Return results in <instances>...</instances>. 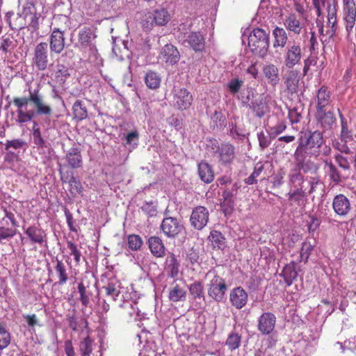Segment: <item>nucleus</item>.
Instances as JSON below:
<instances>
[{
	"label": "nucleus",
	"mask_w": 356,
	"mask_h": 356,
	"mask_svg": "<svg viewBox=\"0 0 356 356\" xmlns=\"http://www.w3.org/2000/svg\"><path fill=\"white\" fill-rule=\"evenodd\" d=\"M138 133L136 131H133L129 133L125 138H126V144L125 145L129 149H135L138 144Z\"/></svg>",
	"instance_id": "49"
},
{
	"label": "nucleus",
	"mask_w": 356,
	"mask_h": 356,
	"mask_svg": "<svg viewBox=\"0 0 356 356\" xmlns=\"http://www.w3.org/2000/svg\"><path fill=\"white\" fill-rule=\"evenodd\" d=\"M241 344V337L236 333L230 334L226 341V346L231 350H236Z\"/></svg>",
	"instance_id": "51"
},
{
	"label": "nucleus",
	"mask_w": 356,
	"mask_h": 356,
	"mask_svg": "<svg viewBox=\"0 0 356 356\" xmlns=\"http://www.w3.org/2000/svg\"><path fill=\"white\" fill-rule=\"evenodd\" d=\"M304 181L303 176L300 172V170L296 166L291 170L289 175V185L291 188H298L302 187Z\"/></svg>",
	"instance_id": "36"
},
{
	"label": "nucleus",
	"mask_w": 356,
	"mask_h": 356,
	"mask_svg": "<svg viewBox=\"0 0 356 356\" xmlns=\"http://www.w3.org/2000/svg\"><path fill=\"white\" fill-rule=\"evenodd\" d=\"M29 96L15 97L13 100L17 107V117L15 122L20 126L33 121L35 115L44 116L45 120L53 113V109L44 99L40 88L28 89Z\"/></svg>",
	"instance_id": "2"
},
{
	"label": "nucleus",
	"mask_w": 356,
	"mask_h": 356,
	"mask_svg": "<svg viewBox=\"0 0 356 356\" xmlns=\"http://www.w3.org/2000/svg\"><path fill=\"white\" fill-rule=\"evenodd\" d=\"M193 101L192 95L185 88H175L173 90V104L180 110L189 108Z\"/></svg>",
	"instance_id": "12"
},
{
	"label": "nucleus",
	"mask_w": 356,
	"mask_h": 356,
	"mask_svg": "<svg viewBox=\"0 0 356 356\" xmlns=\"http://www.w3.org/2000/svg\"><path fill=\"white\" fill-rule=\"evenodd\" d=\"M152 13L154 15L155 25L164 26L170 19V14L168 10L164 8L157 9Z\"/></svg>",
	"instance_id": "41"
},
{
	"label": "nucleus",
	"mask_w": 356,
	"mask_h": 356,
	"mask_svg": "<svg viewBox=\"0 0 356 356\" xmlns=\"http://www.w3.org/2000/svg\"><path fill=\"white\" fill-rule=\"evenodd\" d=\"M96 35L88 27H83L79 31L78 41L76 47L81 51H85L87 48L96 56L97 48L93 42Z\"/></svg>",
	"instance_id": "7"
},
{
	"label": "nucleus",
	"mask_w": 356,
	"mask_h": 356,
	"mask_svg": "<svg viewBox=\"0 0 356 356\" xmlns=\"http://www.w3.org/2000/svg\"><path fill=\"white\" fill-rule=\"evenodd\" d=\"M285 172L283 169H280L273 177V185L274 187H280L284 183Z\"/></svg>",
	"instance_id": "60"
},
{
	"label": "nucleus",
	"mask_w": 356,
	"mask_h": 356,
	"mask_svg": "<svg viewBox=\"0 0 356 356\" xmlns=\"http://www.w3.org/2000/svg\"><path fill=\"white\" fill-rule=\"evenodd\" d=\"M93 340L88 335L79 343V351L81 356H90L93 350Z\"/></svg>",
	"instance_id": "40"
},
{
	"label": "nucleus",
	"mask_w": 356,
	"mask_h": 356,
	"mask_svg": "<svg viewBox=\"0 0 356 356\" xmlns=\"http://www.w3.org/2000/svg\"><path fill=\"white\" fill-rule=\"evenodd\" d=\"M143 28L147 31H149L155 25L154 15L152 12H147L144 14L141 21Z\"/></svg>",
	"instance_id": "52"
},
{
	"label": "nucleus",
	"mask_w": 356,
	"mask_h": 356,
	"mask_svg": "<svg viewBox=\"0 0 356 356\" xmlns=\"http://www.w3.org/2000/svg\"><path fill=\"white\" fill-rule=\"evenodd\" d=\"M316 19L315 24L310 28L311 49H315L318 45L316 34L318 33L322 42L327 40V38H332L338 25L337 8L336 0H312Z\"/></svg>",
	"instance_id": "1"
},
{
	"label": "nucleus",
	"mask_w": 356,
	"mask_h": 356,
	"mask_svg": "<svg viewBox=\"0 0 356 356\" xmlns=\"http://www.w3.org/2000/svg\"><path fill=\"white\" fill-rule=\"evenodd\" d=\"M56 265L55 266V270L59 277L58 284L60 285H63L64 284L66 283L68 279L67 269L62 261L56 259Z\"/></svg>",
	"instance_id": "45"
},
{
	"label": "nucleus",
	"mask_w": 356,
	"mask_h": 356,
	"mask_svg": "<svg viewBox=\"0 0 356 356\" xmlns=\"http://www.w3.org/2000/svg\"><path fill=\"white\" fill-rule=\"evenodd\" d=\"M315 117L321 127L325 129H331L336 121L333 112L331 111H325V109L316 111Z\"/></svg>",
	"instance_id": "22"
},
{
	"label": "nucleus",
	"mask_w": 356,
	"mask_h": 356,
	"mask_svg": "<svg viewBox=\"0 0 356 356\" xmlns=\"http://www.w3.org/2000/svg\"><path fill=\"white\" fill-rule=\"evenodd\" d=\"M343 24L348 34L353 32L356 23V3L355 0H342Z\"/></svg>",
	"instance_id": "6"
},
{
	"label": "nucleus",
	"mask_w": 356,
	"mask_h": 356,
	"mask_svg": "<svg viewBox=\"0 0 356 356\" xmlns=\"http://www.w3.org/2000/svg\"><path fill=\"white\" fill-rule=\"evenodd\" d=\"M35 13H36V10L34 1L33 0H27L23 6V10L21 16L26 18L28 15L34 14Z\"/></svg>",
	"instance_id": "56"
},
{
	"label": "nucleus",
	"mask_w": 356,
	"mask_h": 356,
	"mask_svg": "<svg viewBox=\"0 0 356 356\" xmlns=\"http://www.w3.org/2000/svg\"><path fill=\"white\" fill-rule=\"evenodd\" d=\"M341 119V138L342 142L348 143L353 140V133L352 131L348 129V123L346 118L340 113Z\"/></svg>",
	"instance_id": "44"
},
{
	"label": "nucleus",
	"mask_w": 356,
	"mask_h": 356,
	"mask_svg": "<svg viewBox=\"0 0 356 356\" xmlns=\"http://www.w3.org/2000/svg\"><path fill=\"white\" fill-rule=\"evenodd\" d=\"M49 49L47 42L38 43L33 51V64L40 71L47 69L49 65Z\"/></svg>",
	"instance_id": "8"
},
{
	"label": "nucleus",
	"mask_w": 356,
	"mask_h": 356,
	"mask_svg": "<svg viewBox=\"0 0 356 356\" xmlns=\"http://www.w3.org/2000/svg\"><path fill=\"white\" fill-rule=\"evenodd\" d=\"M180 56L177 49L172 44H165L160 53V58L168 65H174L179 60Z\"/></svg>",
	"instance_id": "19"
},
{
	"label": "nucleus",
	"mask_w": 356,
	"mask_h": 356,
	"mask_svg": "<svg viewBox=\"0 0 356 356\" xmlns=\"http://www.w3.org/2000/svg\"><path fill=\"white\" fill-rule=\"evenodd\" d=\"M324 143L323 134L318 131L310 133L305 143L300 142L298 147H302L304 154L317 157L321 154V148Z\"/></svg>",
	"instance_id": "5"
},
{
	"label": "nucleus",
	"mask_w": 356,
	"mask_h": 356,
	"mask_svg": "<svg viewBox=\"0 0 356 356\" xmlns=\"http://www.w3.org/2000/svg\"><path fill=\"white\" fill-rule=\"evenodd\" d=\"M198 175L204 183L209 184L214 179V172L211 165L205 161H201L197 165Z\"/></svg>",
	"instance_id": "29"
},
{
	"label": "nucleus",
	"mask_w": 356,
	"mask_h": 356,
	"mask_svg": "<svg viewBox=\"0 0 356 356\" xmlns=\"http://www.w3.org/2000/svg\"><path fill=\"white\" fill-rule=\"evenodd\" d=\"M207 275L212 277L207 284L209 296L218 302L222 301L227 290L225 280L217 275L214 270H209Z\"/></svg>",
	"instance_id": "4"
},
{
	"label": "nucleus",
	"mask_w": 356,
	"mask_h": 356,
	"mask_svg": "<svg viewBox=\"0 0 356 356\" xmlns=\"http://www.w3.org/2000/svg\"><path fill=\"white\" fill-rule=\"evenodd\" d=\"M33 143L38 147H43L45 145V140L42 137L41 131L40 129L38 127V124L37 122H33Z\"/></svg>",
	"instance_id": "48"
},
{
	"label": "nucleus",
	"mask_w": 356,
	"mask_h": 356,
	"mask_svg": "<svg viewBox=\"0 0 356 356\" xmlns=\"http://www.w3.org/2000/svg\"><path fill=\"white\" fill-rule=\"evenodd\" d=\"M248 300V294L241 286L232 289L229 293V301L231 305L237 309L243 308Z\"/></svg>",
	"instance_id": "15"
},
{
	"label": "nucleus",
	"mask_w": 356,
	"mask_h": 356,
	"mask_svg": "<svg viewBox=\"0 0 356 356\" xmlns=\"http://www.w3.org/2000/svg\"><path fill=\"white\" fill-rule=\"evenodd\" d=\"M106 295L111 297L113 300H117L120 298H123V296H121L122 287L119 280L116 279H111L108 284L103 286Z\"/></svg>",
	"instance_id": "24"
},
{
	"label": "nucleus",
	"mask_w": 356,
	"mask_h": 356,
	"mask_svg": "<svg viewBox=\"0 0 356 356\" xmlns=\"http://www.w3.org/2000/svg\"><path fill=\"white\" fill-rule=\"evenodd\" d=\"M68 165L72 168H79L82 166L81 152L77 147H72L65 156Z\"/></svg>",
	"instance_id": "30"
},
{
	"label": "nucleus",
	"mask_w": 356,
	"mask_h": 356,
	"mask_svg": "<svg viewBox=\"0 0 356 356\" xmlns=\"http://www.w3.org/2000/svg\"><path fill=\"white\" fill-rule=\"evenodd\" d=\"M10 342L9 332L0 325V350L6 348Z\"/></svg>",
	"instance_id": "53"
},
{
	"label": "nucleus",
	"mask_w": 356,
	"mask_h": 356,
	"mask_svg": "<svg viewBox=\"0 0 356 356\" xmlns=\"http://www.w3.org/2000/svg\"><path fill=\"white\" fill-rule=\"evenodd\" d=\"M209 238L214 248L222 249L225 245V238L218 231H211Z\"/></svg>",
	"instance_id": "42"
},
{
	"label": "nucleus",
	"mask_w": 356,
	"mask_h": 356,
	"mask_svg": "<svg viewBox=\"0 0 356 356\" xmlns=\"http://www.w3.org/2000/svg\"><path fill=\"white\" fill-rule=\"evenodd\" d=\"M148 244L151 252L157 257H161L165 254V248L162 240L158 236H152L148 240Z\"/></svg>",
	"instance_id": "33"
},
{
	"label": "nucleus",
	"mask_w": 356,
	"mask_h": 356,
	"mask_svg": "<svg viewBox=\"0 0 356 356\" xmlns=\"http://www.w3.org/2000/svg\"><path fill=\"white\" fill-rule=\"evenodd\" d=\"M250 108L258 118L263 117L270 111L267 97L264 95H260L258 97L248 104Z\"/></svg>",
	"instance_id": "20"
},
{
	"label": "nucleus",
	"mask_w": 356,
	"mask_h": 356,
	"mask_svg": "<svg viewBox=\"0 0 356 356\" xmlns=\"http://www.w3.org/2000/svg\"><path fill=\"white\" fill-rule=\"evenodd\" d=\"M286 129V125L283 122H280L273 127L270 128L269 132L273 138L282 133Z\"/></svg>",
	"instance_id": "64"
},
{
	"label": "nucleus",
	"mask_w": 356,
	"mask_h": 356,
	"mask_svg": "<svg viewBox=\"0 0 356 356\" xmlns=\"http://www.w3.org/2000/svg\"><path fill=\"white\" fill-rule=\"evenodd\" d=\"M243 81L238 79H233L228 83V88L232 94L237 93L241 89Z\"/></svg>",
	"instance_id": "58"
},
{
	"label": "nucleus",
	"mask_w": 356,
	"mask_h": 356,
	"mask_svg": "<svg viewBox=\"0 0 356 356\" xmlns=\"http://www.w3.org/2000/svg\"><path fill=\"white\" fill-rule=\"evenodd\" d=\"M209 213L208 209L202 206L195 207L190 217L191 225L196 229H202L208 223Z\"/></svg>",
	"instance_id": "9"
},
{
	"label": "nucleus",
	"mask_w": 356,
	"mask_h": 356,
	"mask_svg": "<svg viewBox=\"0 0 356 356\" xmlns=\"http://www.w3.org/2000/svg\"><path fill=\"white\" fill-rule=\"evenodd\" d=\"M195 51H201L204 48V38L200 32H192L183 40Z\"/></svg>",
	"instance_id": "23"
},
{
	"label": "nucleus",
	"mask_w": 356,
	"mask_h": 356,
	"mask_svg": "<svg viewBox=\"0 0 356 356\" xmlns=\"http://www.w3.org/2000/svg\"><path fill=\"white\" fill-rule=\"evenodd\" d=\"M216 154L222 165H230L235 159V147L230 143H222L218 147Z\"/></svg>",
	"instance_id": "16"
},
{
	"label": "nucleus",
	"mask_w": 356,
	"mask_h": 356,
	"mask_svg": "<svg viewBox=\"0 0 356 356\" xmlns=\"http://www.w3.org/2000/svg\"><path fill=\"white\" fill-rule=\"evenodd\" d=\"M78 291L80 293V300L84 306H88L90 302L89 295L86 293V286L82 282L78 285Z\"/></svg>",
	"instance_id": "57"
},
{
	"label": "nucleus",
	"mask_w": 356,
	"mask_h": 356,
	"mask_svg": "<svg viewBox=\"0 0 356 356\" xmlns=\"http://www.w3.org/2000/svg\"><path fill=\"white\" fill-rule=\"evenodd\" d=\"M67 245L68 249L70 250V254L74 256V260L76 263H79L81 254L80 250L77 248L76 245L72 241H67Z\"/></svg>",
	"instance_id": "59"
},
{
	"label": "nucleus",
	"mask_w": 356,
	"mask_h": 356,
	"mask_svg": "<svg viewBox=\"0 0 356 356\" xmlns=\"http://www.w3.org/2000/svg\"><path fill=\"white\" fill-rule=\"evenodd\" d=\"M184 229V226L176 218H165L161 224V230L168 238H175Z\"/></svg>",
	"instance_id": "10"
},
{
	"label": "nucleus",
	"mask_w": 356,
	"mask_h": 356,
	"mask_svg": "<svg viewBox=\"0 0 356 356\" xmlns=\"http://www.w3.org/2000/svg\"><path fill=\"white\" fill-rule=\"evenodd\" d=\"M302 147H298L294 153V159L296 161L297 167L305 172H316L318 169L317 165L309 161H306L307 154L302 152Z\"/></svg>",
	"instance_id": "18"
},
{
	"label": "nucleus",
	"mask_w": 356,
	"mask_h": 356,
	"mask_svg": "<svg viewBox=\"0 0 356 356\" xmlns=\"http://www.w3.org/2000/svg\"><path fill=\"white\" fill-rule=\"evenodd\" d=\"M145 82L149 88L156 89L160 86L161 78L156 72L149 71L145 75Z\"/></svg>",
	"instance_id": "43"
},
{
	"label": "nucleus",
	"mask_w": 356,
	"mask_h": 356,
	"mask_svg": "<svg viewBox=\"0 0 356 356\" xmlns=\"http://www.w3.org/2000/svg\"><path fill=\"white\" fill-rule=\"evenodd\" d=\"M333 147L341 152V153L345 154H350L351 151L350 147L347 145V143L342 142V139L341 138L340 141H334Z\"/></svg>",
	"instance_id": "63"
},
{
	"label": "nucleus",
	"mask_w": 356,
	"mask_h": 356,
	"mask_svg": "<svg viewBox=\"0 0 356 356\" xmlns=\"http://www.w3.org/2000/svg\"><path fill=\"white\" fill-rule=\"evenodd\" d=\"M180 264L177 257L170 253L165 259V270L168 275L171 277H177L179 272Z\"/></svg>",
	"instance_id": "27"
},
{
	"label": "nucleus",
	"mask_w": 356,
	"mask_h": 356,
	"mask_svg": "<svg viewBox=\"0 0 356 356\" xmlns=\"http://www.w3.org/2000/svg\"><path fill=\"white\" fill-rule=\"evenodd\" d=\"M286 89L291 93L296 92L299 84L298 72L296 70H290L284 81Z\"/></svg>",
	"instance_id": "37"
},
{
	"label": "nucleus",
	"mask_w": 356,
	"mask_h": 356,
	"mask_svg": "<svg viewBox=\"0 0 356 356\" xmlns=\"http://www.w3.org/2000/svg\"><path fill=\"white\" fill-rule=\"evenodd\" d=\"M26 145V143L24 140L22 139H14L6 141L5 144V149L8 151H10V148H13L14 149H18L25 147Z\"/></svg>",
	"instance_id": "54"
},
{
	"label": "nucleus",
	"mask_w": 356,
	"mask_h": 356,
	"mask_svg": "<svg viewBox=\"0 0 356 356\" xmlns=\"http://www.w3.org/2000/svg\"><path fill=\"white\" fill-rule=\"evenodd\" d=\"M257 137L259 146L262 149L266 148L270 144L271 140L273 139L270 132H268V135H266L263 131H261L258 133Z\"/></svg>",
	"instance_id": "55"
},
{
	"label": "nucleus",
	"mask_w": 356,
	"mask_h": 356,
	"mask_svg": "<svg viewBox=\"0 0 356 356\" xmlns=\"http://www.w3.org/2000/svg\"><path fill=\"white\" fill-rule=\"evenodd\" d=\"M276 317L271 312H264L258 318L257 329L263 334H270L275 327Z\"/></svg>",
	"instance_id": "13"
},
{
	"label": "nucleus",
	"mask_w": 356,
	"mask_h": 356,
	"mask_svg": "<svg viewBox=\"0 0 356 356\" xmlns=\"http://www.w3.org/2000/svg\"><path fill=\"white\" fill-rule=\"evenodd\" d=\"M185 264L193 271L197 270L200 266L199 250L194 248L190 249L186 255Z\"/></svg>",
	"instance_id": "32"
},
{
	"label": "nucleus",
	"mask_w": 356,
	"mask_h": 356,
	"mask_svg": "<svg viewBox=\"0 0 356 356\" xmlns=\"http://www.w3.org/2000/svg\"><path fill=\"white\" fill-rule=\"evenodd\" d=\"M313 249V246L310 243L305 242L302 243L301 250H300V257L302 259H305V261H307L310 253Z\"/></svg>",
	"instance_id": "61"
},
{
	"label": "nucleus",
	"mask_w": 356,
	"mask_h": 356,
	"mask_svg": "<svg viewBox=\"0 0 356 356\" xmlns=\"http://www.w3.org/2000/svg\"><path fill=\"white\" fill-rule=\"evenodd\" d=\"M74 118L78 121L85 120L88 117V110L81 100H76L72 106Z\"/></svg>",
	"instance_id": "38"
},
{
	"label": "nucleus",
	"mask_w": 356,
	"mask_h": 356,
	"mask_svg": "<svg viewBox=\"0 0 356 356\" xmlns=\"http://www.w3.org/2000/svg\"><path fill=\"white\" fill-rule=\"evenodd\" d=\"M269 44V34L264 29H254L249 34L248 47L255 55L264 58L267 55Z\"/></svg>",
	"instance_id": "3"
},
{
	"label": "nucleus",
	"mask_w": 356,
	"mask_h": 356,
	"mask_svg": "<svg viewBox=\"0 0 356 356\" xmlns=\"http://www.w3.org/2000/svg\"><path fill=\"white\" fill-rule=\"evenodd\" d=\"M263 72L268 82L273 86H275L280 82L278 67L273 64H268L264 67Z\"/></svg>",
	"instance_id": "31"
},
{
	"label": "nucleus",
	"mask_w": 356,
	"mask_h": 356,
	"mask_svg": "<svg viewBox=\"0 0 356 356\" xmlns=\"http://www.w3.org/2000/svg\"><path fill=\"white\" fill-rule=\"evenodd\" d=\"M316 111L325 109L329 105L330 100V92L325 87H321L317 93Z\"/></svg>",
	"instance_id": "39"
},
{
	"label": "nucleus",
	"mask_w": 356,
	"mask_h": 356,
	"mask_svg": "<svg viewBox=\"0 0 356 356\" xmlns=\"http://www.w3.org/2000/svg\"><path fill=\"white\" fill-rule=\"evenodd\" d=\"M129 248L134 251L139 250L142 245L143 241L138 235L131 234L127 238Z\"/></svg>",
	"instance_id": "50"
},
{
	"label": "nucleus",
	"mask_w": 356,
	"mask_h": 356,
	"mask_svg": "<svg viewBox=\"0 0 356 356\" xmlns=\"http://www.w3.org/2000/svg\"><path fill=\"white\" fill-rule=\"evenodd\" d=\"M239 186L236 183L233 184L232 189H225L222 193L223 206H227L229 209H232L234 205V198L237 194Z\"/></svg>",
	"instance_id": "35"
},
{
	"label": "nucleus",
	"mask_w": 356,
	"mask_h": 356,
	"mask_svg": "<svg viewBox=\"0 0 356 356\" xmlns=\"http://www.w3.org/2000/svg\"><path fill=\"white\" fill-rule=\"evenodd\" d=\"M325 164L327 168L326 172L335 185H338L348 177L349 174H341L331 161H325Z\"/></svg>",
	"instance_id": "28"
},
{
	"label": "nucleus",
	"mask_w": 356,
	"mask_h": 356,
	"mask_svg": "<svg viewBox=\"0 0 356 356\" xmlns=\"http://www.w3.org/2000/svg\"><path fill=\"white\" fill-rule=\"evenodd\" d=\"M65 45L64 31L58 28H54L49 37V47L51 52L60 54Z\"/></svg>",
	"instance_id": "14"
},
{
	"label": "nucleus",
	"mask_w": 356,
	"mask_h": 356,
	"mask_svg": "<svg viewBox=\"0 0 356 356\" xmlns=\"http://www.w3.org/2000/svg\"><path fill=\"white\" fill-rule=\"evenodd\" d=\"M284 25L289 31L297 35L301 33L303 28V24L300 22L298 17L294 13H291L285 17Z\"/></svg>",
	"instance_id": "25"
},
{
	"label": "nucleus",
	"mask_w": 356,
	"mask_h": 356,
	"mask_svg": "<svg viewBox=\"0 0 356 356\" xmlns=\"http://www.w3.org/2000/svg\"><path fill=\"white\" fill-rule=\"evenodd\" d=\"M288 199L291 205L302 207L306 202V193L302 187L298 188H291L287 193Z\"/></svg>",
	"instance_id": "26"
},
{
	"label": "nucleus",
	"mask_w": 356,
	"mask_h": 356,
	"mask_svg": "<svg viewBox=\"0 0 356 356\" xmlns=\"http://www.w3.org/2000/svg\"><path fill=\"white\" fill-rule=\"evenodd\" d=\"M334 158L339 166L345 172L350 170V165L346 158L339 154H336Z\"/></svg>",
	"instance_id": "62"
},
{
	"label": "nucleus",
	"mask_w": 356,
	"mask_h": 356,
	"mask_svg": "<svg viewBox=\"0 0 356 356\" xmlns=\"http://www.w3.org/2000/svg\"><path fill=\"white\" fill-rule=\"evenodd\" d=\"M186 291L178 285L173 287L169 293V299L172 302L184 300L186 298Z\"/></svg>",
	"instance_id": "46"
},
{
	"label": "nucleus",
	"mask_w": 356,
	"mask_h": 356,
	"mask_svg": "<svg viewBox=\"0 0 356 356\" xmlns=\"http://www.w3.org/2000/svg\"><path fill=\"white\" fill-rule=\"evenodd\" d=\"M203 284L200 282H195L189 287V291L194 298H204Z\"/></svg>",
	"instance_id": "47"
},
{
	"label": "nucleus",
	"mask_w": 356,
	"mask_h": 356,
	"mask_svg": "<svg viewBox=\"0 0 356 356\" xmlns=\"http://www.w3.org/2000/svg\"><path fill=\"white\" fill-rule=\"evenodd\" d=\"M273 36L274 38L273 46L274 48H283L288 40V36L286 31L283 28L275 27L273 31Z\"/></svg>",
	"instance_id": "34"
},
{
	"label": "nucleus",
	"mask_w": 356,
	"mask_h": 356,
	"mask_svg": "<svg viewBox=\"0 0 356 356\" xmlns=\"http://www.w3.org/2000/svg\"><path fill=\"white\" fill-rule=\"evenodd\" d=\"M332 208L337 216H346L351 210V204L346 195L339 194L333 198Z\"/></svg>",
	"instance_id": "17"
},
{
	"label": "nucleus",
	"mask_w": 356,
	"mask_h": 356,
	"mask_svg": "<svg viewBox=\"0 0 356 356\" xmlns=\"http://www.w3.org/2000/svg\"><path fill=\"white\" fill-rule=\"evenodd\" d=\"M302 49L299 44H293L286 47L284 56V63L286 68L292 69L300 63Z\"/></svg>",
	"instance_id": "11"
},
{
	"label": "nucleus",
	"mask_w": 356,
	"mask_h": 356,
	"mask_svg": "<svg viewBox=\"0 0 356 356\" xmlns=\"http://www.w3.org/2000/svg\"><path fill=\"white\" fill-rule=\"evenodd\" d=\"M25 234L28 236L32 243H38L40 245L47 244V234L44 230L39 226H29L25 230Z\"/></svg>",
	"instance_id": "21"
}]
</instances>
